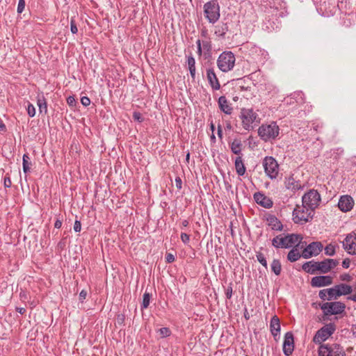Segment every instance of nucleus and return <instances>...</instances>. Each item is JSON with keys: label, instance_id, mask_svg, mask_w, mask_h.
Listing matches in <instances>:
<instances>
[{"label": "nucleus", "instance_id": "f257e3e1", "mask_svg": "<svg viewBox=\"0 0 356 356\" xmlns=\"http://www.w3.org/2000/svg\"><path fill=\"white\" fill-rule=\"evenodd\" d=\"M302 239V237L300 234H280L273 238L272 245L275 248H289L295 245L298 246Z\"/></svg>", "mask_w": 356, "mask_h": 356}, {"label": "nucleus", "instance_id": "f03ea898", "mask_svg": "<svg viewBox=\"0 0 356 356\" xmlns=\"http://www.w3.org/2000/svg\"><path fill=\"white\" fill-rule=\"evenodd\" d=\"M239 118L241 120L243 128L248 131L252 129L260 122L258 114L252 108H241Z\"/></svg>", "mask_w": 356, "mask_h": 356}, {"label": "nucleus", "instance_id": "7ed1b4c3", "mask_svg": "<svg viewBox=\"0 0 356 356\" xmlns=\"http://www.w3.org/2000/svg\"><path fill=\"white\" fill-rule=\"evenodd\" d=\"M265 13L276 17L286 15V3L282 0H267L264 5Z\"/></svg>", "mask_w": 356, "mask_h": 356}, {"label": "nucleus", "instance_id": "20e7f679", "mask_svg": "<svg viewBox=\"0 0 356 356\" xmlns=\"http://www.w3.org/2000/svg\"><path fill=\"white\" fill-rule=\"evenodd\" d=\"M280 128L275 122L264 124L258 129V135L265 142L275 140L279 135Z\"/></svg>", "mask_w": 356, "mask_h": 356}, {"label": "nucleus", "instance_id": "39448f33", "mask_svg": "<svg viewBox=\"0 0 356 356\" xmlns=\"http://www.w3.org/2000/svg\"><path fill=\"white\" fill-rule=\"evenodd\" d=\"M235 61V56L232 51H223L217 59V65L220 70L227 72L234 68Z\"/></svg>", "mask_w": 356, "mask_h": 356}, {"label": "nucleus", "instance_id": "423d86ee", "mask_svg": "<svg viewBox=\"0 0 356 356\" xmlns=\"http://www.w3.org/2000/svg\"><path fill=\"white\" fill-rule=\"evenodd\" d=\"M318 356H346L343 348L338 343L321 344L318 350Z\"/></svg>", "mask_w": 356, "mask_h": 356}, {"label": "nucleus", "instance_id": "0eeeda50", "mask_svg": "<svg viewBox=\"0 0 356 356\" xmlns=\"http://www.w3.org/2000/svg\"><path fill=\"white\" fill-rule=\"evenodd\" d=\"M204 12L210 23L214 24L220 17V7L215 1L206 3L204 6Z\"/></svg>", "mask_w": 356, "mask_h": 356}, {"label": "nucleus", "instance_id": "6e6552de", "mask_svg": "<svg viewBox=\"0 0 356 356\" xmlns=\"http://www.w3.org/2000/svg\"><path fill=\"white\" fill-rule=\"evenodd\" d=\"M302 201L304 207L314 210L321 202V195L317 191L312 189L302 196Z\"/></svg>", "mask_w": 356, "mask_h": 356}, {"label": "nucleus", "instance_id": "1a4fd4ad", "mask_svg": "<svg viewBox=\"0 0 356 356\" xmlns=\"http://www.w3.org/2000/svg\"><path fill=\"white\" fill-rule=\"evenodd\" d=\"M345 308V304L341 302H327L321 305V309L326 316L341 314L344 312Z\"/></svg>", "mask_w": 356, "mask_h": 356}, {"label": "nucleus", "instance_id": "9d476101", "mask_svg": "<svg viewBox=\"0 0 356 356\" xmlns=\"http://www.w3.org/2000/svg\"><path fill=\"white\" fill-rule=\"evenodd\" d=\"M334 330L335 327L332 323L323 326L316 332L313 341L321 346L323 341H326L334 333Z\"/></svg>", "mask_w": 356, "mask_h": 356}, {"label": "nucleus", "instance_id": "9b49d317", "mask_svg": "<svg viewBox=\"0 0 356 356\" xmlns=\"http://www.w3.org/2000/svg\"><path fill=\"white\" fill-rule=\"evenodd\" d=\"M266 174L270 179L277 177L279 172V165L277 161L272 156H266L263 161Z\"/></svg>", "mask_w": 356, "mask_h": 356}, {"label": "nucleus", "instance_id": "f8f14e48", "mask_svg": "<svg viewBox=\"0 0 356 356\" xmlns=\"http://www.w3.org/2000/svg\"><path fill=\"white\" fill-rule=\"evenodd\" d=\"M352 291L353 288L351 286L346 284H340L335 285L332 288H330L328 292L331 294V297H330V298L336 300L341 296L350 294Z\"/></svg>", "mask_w": 356, "mask_h": 356}, {"label": "nucleus", "instance_id": "ddd939ff", "mask_svg": "<svg viewBox=\"0 0 356 356\" xmlns=\"http://www.w3.org/2000/svg\"><path fill=\"white\" fill-rule=\"evenodd\" d=\"M322 250L323 245L321 242H312L303 250L302 256L305 259H309L318 255Z\"/></svg>", "mask_w": 356, "mask_h": 356}, {"label": "nucleus", "instance_id": "4468645a", "mask_svg": "<svg viewBox=\"0 0 356 356\" xmlns=\"http://www.w3.org/2000/svg\"><path fill=\"white\" fill-rule=\"evenodd\" d=\"M307 207H297L293 211V220L295 223L303 224L309 220V213Z\"/></svg>", "mask_w": 356, "mask_h": 356}, {"label": "nucleus", "instance_id": "2eb2a0df", "mask_svg": "<svg viewBox=\"0 0 356 356\" xmlns=\"http://www.w3.org/2000/svg\"><path fill=\"white\" fill-rule=\"evenodd\" d=\"M294 350V339L292 332H288L284 335L283 343V352L286 356L292 354Z\"/></svg>", "mask_w": 356, "mask_h": 356}, {"label": "nucleus", "instance_id": "dca6fc26", "mask_svg": "<svg viewBox=\"0 0 356 356\" xmlns=\"http://www.w3.org/2000/svg\"><path fill=\"white\" fill-rule=\"evenodd\" d=\"M344 249L350 254H356V234H348L343 241Z\"/></svg>", "mask_w": 356, "mask_h": 356}, {"label": "nucleus", "instance_id": "f3484780", "mask_svg": "<svg viewBox=\"0 0 356 356\" xmlns=\"http://www.w3.org/2000/svg\"><path fill=\"white\" fill-rule=\"evenodd\" d=\"M333 282L332 277L330 275H320L312 278L311 285L313 287H323L329 286Z\"/></svg>", "mask_w": 356, "mask_h": 356}, {"label": "nucleus", "instance_id": "a211bd4d", "mask_svg": "<svg viewBox=\"0 0 356 356\" xmlns=\"http://www.w3.org/2000/svg\"><path fill=\"white\" fill-rule=\"evenodd\" d=\"M339 264V261L336 259H325L321 261H318V271L321 273H327Z\"/></svg>", "mask_w": 356, "mask_h": 356}, {"label": "nucleus", "instance_id": "6ab92c4d", "mask_svg": "<svg viewBox=\"0 0 356 356\" xmlns=\"http://www.w3.org/2000/svg\"><path fill=\"white\" fill-rule=\"evenodd\" d=\"M354 205L353 198L349 195H343L340 197L338 207L339 209L343 212L350 211Z\"/></svg>", "mask_w": 356, "mask_h": 356}, {"label": "nucleus", "instance_id": "aec40b11", "mask_svg": "<svg viewBox=\"0 0 356 356\" xmlns=\"http://www.w3.org/2000/svg\"><path fill=\"white\" fill-rule=\"evenodd\" d=\"M207 78L213 90H217L220 89V84L213 68L207 69Z\"/></svg>", "mask_w": 356, "mask_h": 356}, {"label": "nucleus", "instance_id": "412c9836", "mask_svg": "<svg viewBox=\"0 0 356 356\" xmlns=\"http://www.w3.org/2000/svg\"><path fill=\"white\" fill-rule=\"evenodd\" d=\"M284 186L286 188L293 193L302 188V185L300 181L296 180L293 175L286 177L284 179Z\"/></svg>", "mask_w": 356, "mask_h": 356}, {"label": "nucleus", "instance_id": "4be33fe9", "mask_svg": "<svg viewBox=\"0 0 356 356\" xmlns=\"http://www.w3.org/2000/svg\"><path fill=\"white\" fill-rule=\"evenodd\" d=\"M254 199L258 204L266 209H270L273 205V202L270 197L259 192L254 193Z\"/></svg>", "mask_w": 356, "mask_h": 356}, {"label": "nucleus", "instance_id": "5701e85b", "mask_svg": "<svg viewBox=\"0 0 356 356\" xmlns=\"http://www.w3.org/2000/svg\"><path fill=\"white\" fill-rule=\"evenodd\" d=\"M268 225L271 227L272 229L276 231H282L283 229V225L280 220L274 215H269L266 218Z\"/></svg>", "mask_w": 356, "mask_h": 356}, {"label": "nucleus", "instance_id": "b1692460", "mask_svg": "<svg viewBox=\"0 0 356 356\" xmlns=\"http://www.w3.org/2000/svg\"><path fill=\"white\" fill-rule=\"evenodd\" d=\"M270 329L272 335L276 339V337L280 335V319L276 315L273 316L270 320Z\"/></svg>", "mask_w": 356, "mask_h": 356}, {"label": "nucleus", "instance_id": "393cba45", "mask_svg": "<svg viewBox=\"0 0 356 356\" xmlns=\"http://www.w3.org/2000/svg\"><path fill=\"white\" fill-rule=\"evenodd\" d=\"M218 103L220 109L225 114L230 115L232 113L233 108L225 96L220 97Z\"/></svg>", "mask_w": 356, "mask_h": 356}, {"label": "nucleus", "instance_id": "a878e982", "mask_svg": "<svg viewBox=\"0 0 356 356\" xmlns=\"http://www.w3.org/2000/svg\"><path fill=\"white\" fill-rule=\"evenodd\" d=\"M318 261L314 260L307 261L303 264L302 268L303 270L309 274H314L316 271H318Z\"/></svg>", "mask_w": 356, "mask_h": 356}, {"label": "nucleus", "instance_id": "bb28decb", "mask_svg": "<svg viewBox=\"0 0 356 356\" xmlns=\"http://www.w3.org/2000/svg\"><path fill=\"white\" fill-rule=\"evenodd\" d=\"M234 165H235V168H236V173L239 176L244 175V174L245 172V170H246V168H245V165H244V163L243 162L241 156H237L236 158Z\"/></svg>", "mask_w": 356, "mask_h": 356}, {"label": "nucleus", "instance_id": "cd10ccee", "mask_svg": "<svg viewBox=\"0 0 356 356\" xmlns=\"http://www.w3.org/2000/svg\"><path fill=\"white\" fill-rule=\"evenodd\" d=\"M187 64H188V67L191 78L193 80H195V60L191 54L187 57Z\"/></svg>", "mask_w": 356, "mask_h": 356}, {"label": "nucleus", "instance_id": "c85d7f7f", "mask_svg": "<svg viewBox=\"0 0 356 356\" xmlns=\"http://www.w3.org/2000/svg\"><path fill=\"white\" fill-rule=\"evenodd\" d=\"M241 147H242V143H241V140L239 139H234L232 143L230 144V149H231V151L236 154V155H240L241 154Z\"/></svg>", "mask_w": 356, "mask_h": 356}, {"label": "nucleus", "instance_id": "c756f323", "mask_svg": "<svg viewBox=\"0 0 356 356\" xmlns=\"http://www.w3.org/2000/svg\"><path fill=\"white\" fill-rule=\"evenodd\" d=\"M228 31V26L227 24H218L215 26V34L220 37H224Z\"/></svg>", "mask_w": 356, "mask_h": 356}, {"label": "nucleus", "instance_id": "7c9ffc66", "mask_svg": "<svg viewBox=\"0 0 356 356\" xmlns=\"http://www.w3.org/2000/svg\"><path fill=\"white\" fill-rule=\"evenodd\" d=\"M301 257L302 256L300 254L297 248H293L287 254V259L291 262L298 261Z\"/></svg>", "mask_w": 356, "mask_h": 356}, {"label": "nucleus", "instance_id": "2f4dec72", "mask_svg": "<svg viewBox=\"0 0 356 356\" xmlns=\"http://www.w3.org/2000/svg\"><path fill=\"white\" fill-rule=\"evenodd\" d=\"M271 270L276 275H280L282 270V266L278 259H273L271 265Z\"/></svg>", "mask_w": 356, "mask_h": 356}, {"label": "nucleus", "instance_id": "473e14b6", "mask_svg": "<svg viewBox=\"0 0 356 356\" xmlns=\"http://www.w3.org/2000/svg\"><path fill=\"white\" fill-rule=\"evenodd\" d=\"M38 106L40 113L44 112L45 114L47 113V104L44 97L38 98Z\"/></svg>", "mask_w": 356, "mask_h": 356}, {"label": "nucleus", "instance_id": "72a5a7b5", "mask_svg": "<svg viewBox=\"0 0 356 356\" xmlns=\"http://www.w3.org/2000/svg\"><path fill=\"white\" fill-rule=\"evenodd\" d=\"M30 158L27 154H24L23 155V171L24 173H27L30 171V166L31 165V163L29 161Z\"/></svg>", "mask_w": 356, "mask_h": 356}, {"label": "nucleus", "instance_id": "f704fd0d", "mask_svg": "<svg viewBox=\"0 0 356 356\" xmlns=\"http://www.w3.org/2000/svg\"><path fill=\"white\" fill-rule=\"evenodd\" d=\"M150 302V294L145 292L143 296V302L141 305V309H146L149 305Z\"/></svg>", "mask_w": 356, "mask_h": 356}, {"label": "nucleus", "instance_id": "c9c22d12", "mask_svg": "<svg viewBox=\"0 0 356 356\" xmlns=\"http://www.w3.org/2000/svg\"><path fill=\"white\" fill-rule=\"evenodd\" d=\"M328 291L329 289L321 290L318 293L319 298L323 300H332V299L330 298V297H331V294Z\"/></svg>", "mask_w": 356, "mask_h": 356}, {"label": "nucleus", "instance_id": "e433bc0d", "mask_svg": "<svg viewBox=\"0 0 356 356\" xmlns=\"http://www.w3.org/2000/svg\"><path fill=\"white\" fill-rule=\"evenodd\" d=\"M201 43L204 54H209L211 50V42L209 40H203Z\"/></svg>", "mask_w": 356, "mask_h": 356}, {"label": "nucleus", "instance_id": "4c0bfd02", "mask_svg": "<svg viewBox=\"0 0 356 356\" xmlns=\"http://www.w3.org/2000/svg\"><path fill=\"white\" fill-rule=\"evenodd\" d=\"M325 254L328 256H333L335 254V245L332 244H328L325 248Z\"/></svg>", "mask_w": 356, "mask_h": 356}, {"label": "nucleus", "instance_id": "58836bf2", "mask_svg": "<svg viewBox=\"0 0 356 356\" xmlns=\"http://www.w3.org/2000/svg\"><path fill=\"white\" fill-rule=\"evenodd\" d=\"M256 257H257V261L263 266H264L265 268H267V261H266V257L264 255V254L261 252H257Z\"/></svg>", "mask_w": 356, "mask_h": 356}, {"label": "nucleus", "instance_id": "ea45409f", "mask_svg": "<svg viewBox=\"0 0 356 356\" xmlns=\"http://www.w3.org/2000/svg\"><path fill=\"white\" fill-rule=\"evenodd\" d=\"M162 337H166L170 335L171 331L168 327H162L159 330Z\"/></svg>", "mask_w": 356, "mask_h": 356}, {"label": "nucleus", "instance_id": "a19ab883", "mask_svg": "<svg viewBox=\"0 0 356 356\" xmlns=\"http://www.w3.org/2000/svg\"><path fill=\"white\" fill-rule=\"evenodd\" d=\"M27 113L28 115L31 118L34 117L35 115V108L34 106L30 103L28 104L27 106Z\"/></svg>", "mask_w": 356, "mask_h": 356}, {"label": "nucleus", "instance_id": "79ce46f5", "mask_svg": "<svg viewBox=\"0 0 356 356\" xmlns=\"http://www.w3.org/2000/svg\"><path fill=\"white\" fill-rule=\"evenodd\" d=\"M292 96L294 98H298V100H297V102L300 103V104L304 102L303 93L302 92H296L292 95Z\"/></svg>", "mask_w": 356, "mask_h": 356}, {"label": "nucleus", "instance_id": "37998d69", "mask_svg": "<svg viewBox=\"0 0 356 356\" xmlns=\"http://www.w3.org/2000/svg\"><path fill=\"white\" fill-rule=\"evenodd\" d=\"M25 8V1L24 0H19L18 6H17V13H22Z\"/></svg>", "mask_w": 356, "mask_h": 356}, {"label": "nucleus", "instance_id": "c03bdc74", "mask_svg": "<svg viewBox=\"0 0 356 356\" xmlns=\"http://www.w3.org/2000/svg\"><path fill=\"white\" fill-rule=\"evenodd\" d=\"M181 240L184 244H188L190 241V236L186 233H181Z\"/></svg>", "mask_w": 356, "mask_h": 356}, {"label": "nucleus", "instance_id": "a18cd8bd", "mask_svg": "<svg viewBox=\"0 0 356 356\" xmlns=\"http://www.w3.org/2000/svg\"><path fill=\"white\" fill-rule=\"evenodd\" d=\"M133 118L134 120H136L140 122L143 121V118L141 113L139 112H134Z\"/></svg>", "mask_w": 356, "mask_h": 356}, {"label": "nucleus", "instance_id": "49530a36", "mask_svg": "<svg viewBox=\"0 0 356 356\" xmlns=\"http://www.w3.org/2000/svg\"><path fill=\"white\" fill-rule=\"evenodd\" d=\"M70 29H71L72 33L74 34H75L78 32V28H77L74 19H71Z\"/></svg>", "mask_w": 356, "mask_h": 356}, {"label": "nucleus", "instance_id": "de8ad7c7", "mask_svg": "<svg viewBox=\"0 0 356 356\" xmlns=\"http://www.w3.org/2000/svg\"><path fill=\"white\" fill-rule=\"evenodd\" d=\"M225 296H226L227 298H228V299H230L232 296V286L231 284L226 289Z\"/></svg>", "mask_w": 356, "mask_h": 356}, {"label": "nucleus", "instance_id": "09e8293b", "mask_svg": "<svg viewBox=\"0 0 356 356\" xmlns=\"http://www.w3.org/2000/svg\"><path fill=\"white\" fill-rule=\"evenodd\" d=\"M3 185L5 188H10L12 185V182L9 176H6L3 180Z\"/></svg>", "mask_w": 356, "mask_h": 356}, {"label": "nucleus", "instance_id": "8fccbe9b", "mask_svg": "<svg viewBox=\"0 0 356 356\" xmlns=\"http://www.w3.org/2000/svg\"><path fill=\"white\" fill-rule=\"evenodd\" d=\"M81 102L84 106H88L90 104V99L88 97H82L81 99Z\"/></svg>", "mask_w": 356, "mask_h": 356}, {"label": "nucleus", "instance_id": "3c124183", "mask_svg": "<svg viewBox=\"0 0 356 356\" xmlns=\"http://www.w3.org/2000/svg\"><path fill=\"white\" fill-rule=\"evenodd\" d=\"M81 229V224L79 220H76L74 224V230L76 232H79Z\"/></svg>", "mask_w": 356, "mask_h": 356}, {"label": "nucleus", "instance_id": "603ef678", "mask_svg": "<svg viewBox=\"0 0 356 356\" xmlns=\"http://www.w3.org/2000/svg\"><path fill=\"white\" fill-rule=\"evenodd\" d=\"M196 44H197V54L199 56H201L204 51H203V49L202 47V43H201L200 40H197L196 42Z\"/></svg>", "mask_w": 356, "mask_h": 356}, {"label": "nucleus", "instance_id": "864d4df0", "mask_svg": "<svg viewBox=\"0 0 356 356\" xmlns=\"http://www.w3.org/2000/svg\"><path fill=\"white\" fill-rule=\"evenodd\" d=\"M340 280L342 281L349 282L351 280V276L348 273H344L340 275Z\"/></svg>", "mask_w": 356, "mask_h": 356}, {"label": "nucleus", "instance_id": "5fc2aeb1", "mask_svg": "<svg viewBox=\"0 0 356 356\" xmlns=\"http://www.w3.org/2000/svg\"><path fill=\"white\" fill-rule=\"evenodd\" d=\"M87 296V291L86 290H82L79 293V300L83 302Z\"/></svg>", "mask_w": 356, "mask_h": 356}, {"label": "nucleus", "instance_id": "6e6d98bb", "mask_svg": "<svg viewBox=\"0 0 356 356\" xmlns=\"http://www.w3.org/2000/svg\"><path fill=\"white\" fill-rule=\"evenodd\" d=\"M175 185L178 189H181L182 187V181L179 177L175 178Z\"/></svg>", "mask_w": 356, "mask_h": 356}, {"label": "nucleus", "instance_id": "4d7b16f0", "mask_svg": "<svg viewBox=\"0 0 356 356\" xmlns=\"http://www.w3.org/2000/svg\"><path fill=\"white\" fill-rule=\"evenodd\" d=\"M67 102L70 106H73L75 105L76 101L74 97L70 96L67 99Z\"/></svg>", "mask_w": 356, "mask_h": 356}, {"label": "nucleus", "instance_id": "13d9d810", "mask_svg": "<svg viewBox=\"0 0 356 356\" xmlns=\"http://www.w3.org/2000/svg\"><path fill=\"white\" fill-rule=\"evenodd\" d=\"M166 261L168 263H172L175 261V257L172 254L169 253L166 255Z\"/></svg>", "mask_w": 356, "mask_h": 356}, {"label": "nucleus", "instance_id": "bf43d9fd", "mask_svg": "<svg viewBox=\"0 0 356 356\" xmlns=\"http://www.w3.org/2000/svg\"><path fill=\"white\" fill-rule=\"evenodd\" d=\"M350 264V261L348 259H345L343 261V262H342V266H343L344 268H349Z\"/></svg>", "mask_w": 356, "mask_h": 356}, {"label": "nucleus", "instance_id": "052dcab7", "mask_svg": "<svg viewBox=\"0 0 356 356\" xmlns=\"http://www.w3.org/2000/svg\"><path fill=\"white\" fill-rule=\"evenodd\" d=\"M62 226V221L60 220H56L55 223H54V227L56 228H60V227Z\"/></svg>", "mask_w": 356, "mask_h": 356}, {"label": "nucleus", "instance_id": "680f3d73", "mask_svg": "<svg viewBox=\"0 0 356 356\" xmlns=\"http://www.w3.org/2000/svg\"><path fill=\"white\" fill-rule=\"evenodd\" d=\"M16 310H17V312H19L21 314H24L25 312H26V309L24 308H23V307H17Z\"/></svg>", "mask_w": 356, "mask_h": 356}, {"label": "nucleus", "instance_id": "e2e57ef3", "mask_svg": "<svg viewBox=\"0 0 356 356\" xmlns=\"http://www.w3.org/2000/svg\"><path fill=\"white\" fill-rule=\"evenodd\" d=\"M348 299L351 300H353L354 302H356V293L353 295V296H349L348 298Z\"/></svg>", "mask_w": 356, "mask_h": 356}, {"label": "nucleus", "instance_id": "0e129e2a", "mask_svg": "<svg viewBox=\"0 0 356 356\" xmlns=\"http://www.w3.org/2000/svg\"><path fill=\"white\" fill-rule=\"evenodd\" d=\"M188 221L187 220H184L182 222H181V225L183 227H187L188 225Z\"/></svg>", "mask_w": 356, "mask_h": 356}, {"label": "nucleus", "instance_id": "69168bd1", "mask_svg": "<svg viewBox=\"0 0 356 356\" xmlns=\"http://www.w3.org/2000/svg\"><path fill=\"white\" fill-rule=\"evenodd\" d=\"M6 130V126L3 123L0 122V131H5Z\"/></svg>", "mask_w": 356, "mask_h": 356}, {"label": "nucleus", "instance_id": "338daca9", "mask_svg": "<svg viewBox=\"0 0 356 356\" xmlns=\"http://www.w3.org/2000/svg\"><path fill=\"white\" fill-rule=\"evenodd\" d=\"M222 129L220 127H218V135L220 138H222Z\"/></svg>", "mask_w": 356, "mask_h": 356}, {"label": "nucleus", "instance_id": "774afa93", "mask_svg": "<svg viewBox=\"0 0 356 356\" xmlns=\"http://www.w3.org/2000/svg\"><path fill=\"white\" fill-rule=\"evenodd\" d=\"M189 159H190V153L188 152L186 156V160L187 162H188Z\"/></svg>", "mask_w": 356, "mask_h": 356}]
</instances>
